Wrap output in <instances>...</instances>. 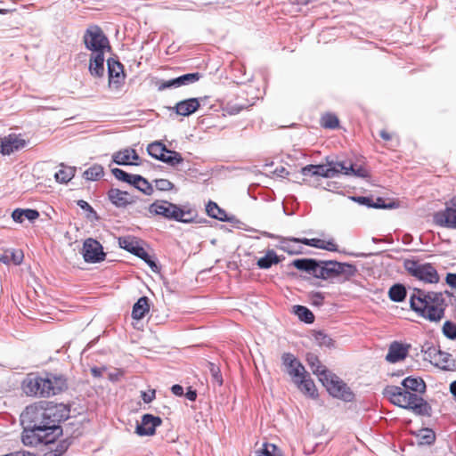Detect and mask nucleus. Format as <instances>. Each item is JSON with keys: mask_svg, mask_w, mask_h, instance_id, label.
<instances>
[{"mask_svg": "<svg viewBox=\"0 0 456 456\" xmlns=\"http://www.w3.org/2000/svg\"><path fill=\"white\" fill-rule=\"evenodd\" d=\"M69 410L63 404L46 409L28 406L21 413V423L26 425L22 443L27 446L52 444L62 434L60 422L69 418Z\"/></svg>", "mask_w": 456, "mask_h": 456, "instance_id": "obj_1", "label": "nucleus"}, {"mask_svg": "<svg viewBox=\"0 0 456 456\" xmlns=\"http://www.w3.org/2000/svg\"><path fill=\"white\" fill-rule=\"evenodd\" d=\"M403 387L397 386H387L384 395L389 401L403 409L412 411L416 415L431 416L430 404L419 394L426 392V384L421 378L407 377L402 381Z\"/></svg>", "mask_w": 456, "mask_h": 456, "instance_id": "obj_2", "label": "nucleus"}, {"mask_svg": "<svg viewBox=\"0 0 456 456\" xmlns=\"http://www.w3.org/2000/svg\"><path fill=\"white\" fill-rule=\"evenodd\" d=\"M151 214L162 216L167 220H175L183 224L195 222L197 212L193 209H184L180 206L167 200H156L149 207Z\"/></svg>", "mask_w": 456, "mask_h": 456, "instance_id": "obj_3", "label": "nucleus"}, {"mask_svg": "<svg viewBox=\"0 0 456 456\" xmlns=\"http://www.w3.org/2000/svg\"><path fill=\"white\" fill-rule=\"evenodd\" d=\"M317 279L329 280L343 277V281H349L357 273L355 265L348 263H340L335 260H319Z\"/></svg>", "mask_w": 456, "mask_h": 456, "instance_id": "obj_4", "label": "nucleus"}, {"mask_svg": "<svg viewBox=\"0 0 456 456\" xmlns=\"http://www.w3.org/2000/svg\"><path fill=\"white\" fill-rule=\"evenodd\" d=\"M320 381L326 387L329 394L333 397L341 399L347 403L354 401V394L347 385L326 368L322 369Z\"/></svg>", "mask_w": 456, "mask_h": 456, "instance_id": "obj_5", "label": "nucleus"}, {"mask_svg": "<svg viewBox=\"0 0 456 456\" xmlns=\"http://www.w3.org/2000/svg\"><path fill=\"white\" fill-rule=\"evenodd\" d=\"M428 292L420 289H414V293L410 298V306L421 317L430 322H439L444 316V309L437 307H428L427 298Z\"/></svg>", "mask_w": 456, "mask_h": 456, "instance_id": "obj_6", "label": "nucleus"}, {"mask_svg": "<svg viewBox=\"0 0 456 456\" xmlns=\"http://www.w3.org/2000/svg\"><path fill=\"white\" fill-rule=\"evenodd\" d=\"M403 267L410 275L425 283H437L439 275L436 269L429 263H421L415 259H405Z\"/></svg>", "mask_w": 456, "mask_h": 456, "instance_id": "obj_7", "label": "nucleus"}, {"mask_svg": "<svg viewBox=\"0 0 456 456\" xmlns=\"http://www.w3.org/2000/svg\"><path fill=\"white\" fill-rule=\"evenodd\" d=\"M83 42L92 53H104L110 49V41L102 29L97 25L89 26L84 33Z\"/></svg>", "mask_w": 456, "mask_h": 456, "instance_id": "obj_8", "label": "nucleus"}, {"mask_svg": "<svg viewBox=\"0 0 456 456\" xmlns=\"http://www.w3.org/2000/svg\"><path fill=\"white\" fill-rule=\"evenodd\" d=\"M49 381L44 379V377L36 373H29L24 379L21 384L23 392L29 396L46 397L45 385L48 386Z\"/></svg>", "mask_w": 456, "mask_h": 456, "instance_id": "obj_9", "label": "nucleus"}, {"mask_svg": "<svg viewBox=\"0 0 456 456\" xmlns=\"http://www.w3.org/2000/svg\"><path fill=\"white\" fill-rule=\"evenodd\" d=\"M433 217L437 225L456 229V196L446 202L444 210L435 213Z\"/></svg>", "mask_w": 456, "mask_h": 456, "instance_id": "obj_10", "label": "nucleus"}, {"mask_svg": "<svg viewBox=\"0 0 456 456\" xmlns=\"http://www.w3.org/2000/svg\"><path fill=\"white\" fill-rule=\"evenodd\" d=\"M82 255L86 263L94 264L103 261L106 256L102 244L93 238H88L84 241Z\"/></svg>", "mask_w": 456, "mask_h": 456, "instance_id": "obj_11", "label": "nucleus"}, {"mask_svg": "<svg viewBox=\"0 0 456 456\" xmlns=\"http://www.w3.org/2000/svg\"><path fill=\"white\" fill-rule=\"evenodd\" d=\"M162 424V419L151 414H144L140 424L136 425L135 432L140 436H153L156 428Z\"/></svg>", "mask_w": 456, "mask_h": 456, "instance_id": "obj_12", "label": "nucleus"}, {"mask_svg": "<svg viewBox=\"0 0 456 456\" xmlns=\"http://www.w3.org/2000/svg\"><path fill=\"white\" fill-rule=\"evenodd\" d=\"M26 141L14 134H8L1 139L0 152L3 155H10L24 148Z\"/></svg>", "mask_w": 456, "mask_h": 456, "instance_id": "obj_13", "label": "nucleus"}, {"mask_svg": "<svg viewBox=\"0 0 456 456\" xmlns=\"http://www.w3.org/2000/svg\"><path fill=\"white\" fill-rule=\"evenodd\" d=\"M282 363L286 367L288 374L294 379L305 374L303 364L291 353H284L281 356Z\"/></svg>", "mask_w": 456, "mask_h": 456, "instance_id": "obj_14", "label": "nucleus"}, {"mask_svg": "<svg viewBox=\"0 0 456 456\" xmlns=\"http://www.w3.org/2000/svg\"><path fill=\"white\" fill-rule=\"evenodd\" d=\"M108 199L117 208H126L135 202L134 198L127 191L117 188H111L108 191Z\"/></svg>", "mask_w": 456, "mask_h": 456, "instance_id": "obj_15", "label": "nucleus"}, {"mask_svg": "<svg viewBox=\"0 0 456 456\" xmlns=\"http://www.w3.org/2000/svg\"><path fill=\"white\" fill-rule=\"evenodd\" d=\"M109 84L118 86L125 78L124 66L118 61L110 58L107 60Z\"/></svg>", "mask_w": 456, "mask_h": 456, "instance_id": "obj_16", "label": "nucleus"}, {"mask_svg": "<svg viewBox=\"0 0 456 456\" xmlns=\"http://www.w3.org/2000/svg\"><path fill=\"white\" fill-rule=\"evenodd\" d=\"M304 176H322L325 178H332L336 176V170L330 168L329 165H307L301 169Z\"/></svg>", "mask_w": 456, "mask_h": 456, "instance_id": "obj_17", "label": "nucleus"}, {"mask_svg": "<svg viewBox=\"0 0 456 456\" xmlns=\"http://www.w3.org/2000/svg\"><path fill=\"white\" fill-rule=\"evenodd\" d=\"M200 77L201 74L199 72L183 74L180 77L164 82L161 86H159V90L191 85L199 81Z\"/></svg>", "mask_w": 456, "mask_h": 456, "instance_id": "obj_18", "label": "nucleus"}, {"mask_svg": "<svg viewBox=\"0 0 456 456\" xmlns=\"http://www.w3.org/2000/svg\"><path fill=\"white\" fill-rule=\"evenodd\" d=\"M408 346H404L402 343L394 341L389 346L388 353L386 355V360L388 362L395 363L405 359L408 354Z\"/></svg>", "mask_w": 456, "mask_h": 456, "instance_id": "obj_19", "label": "nucleus"}, {"mask_svg": "<svg viewBox=\"0 0 456 456\" xmlns=\"http://www.w3.org/2000/svg\"><path fill=\"white\" fill-rule=\"evenodd\" d=\"M200 106L198 98H190L178 102L175 106V110L177 115L187 117L199 110Z\"/></svg>", "mask_w": 456, "mask_h": 456, "instance_id": "obj_20", "label": "nucleus"}, {"mask_svg": "<svg viewBox=\"0 0 456 456\" xmlns=\"http://www.w3.org/2000/svg\"><path fill=\"white\" fill-rule=\"evenodd\" d=\"M104 53H92L89 60V72L93 77H102L104 75Z\"/></svg>", "mask_w": 456, "mask_h": 456, "instance_id": "obj_21", "label": "nucleus"}, {"mask_svg": "<svg viewBox=\"0 0 456 456\" xmlns=\"http://www.w3.org/2000/svg\"><path fill=\"white\" fill-rule=\"evenodd\" d=\"M319 260L314 258H299L292 262V265L297 270L305 271L316 278Z\"/></svg>", "mask_w": 456, "mask_h": 456, "instance_id": "obj_22", "label": "nucleus"}, {"mask_svg": "<svg viewBox=\"0 0 456 456\" xmlns=\"http://www.w3.org/2000/svg\"><path fill=\"white\" fill-rule=\"evenodd\" d=\"M207 214L215 219L222 222H232L233 216H228L225 210L221 208L216 202L209 200L206 206Z\"/></svg>", "mask_w": 456, "mask_h": 456, "instance_id": "obj_23", "label": "nucleus"}, {"mask_svg": "<svg viewBox=\"0 0 456 456\" xmlns=\"http://www.w3.org/2000/svg\"><path fill=\"white\" fill-rule=\"evenodd\" d=\"M309 375L305 371V374H303L294 379V381L298 385V387L304 391L305 394L309 395L312 397L316 395V388L314 381L308 378Z\"/></svg>", "mask_w": 456, "mask_h": 456, "instance_id": "obj_24", "label": "nucleus"}, {"mask_svg": "<svg viewBox=\"0 0 456 456\" xmlns=\"http://www.w3.org/2000/svg\"><path fill=\"white\" fill-rule=\"evenodd\" d=\"M149 310V298L147 297H141L133 306L132 317L134 320H141L145 316Z\"/></svg>", "mask_w": 456, "mask_h": 456, "instance_id": "obj_25", "label": "nucleus"}, {"mask_svg": "<svg viewBox=\"0 0 456 456\" xmlns=\"http://www.w3.org/2000/svg\"><path fill=\"white\" fill-rule=\"evenodd\" d=\"M60 169L54 175L55 181L59 183H69L76 174V167L66 166L65 164H60Z\"/></svg>", "mask_w": 456, "mask_h": 456, "instance_id": "obj_26", "label": "nucleus"}, {"mask_svg": "<svg viewBox=\"0 0 456 456\" xmlns=\"http://www.w3.org/2000/svg\"><path fill=\"white\" fill-rule=\"evenodd\" d=\"M12 217L14 222L16 223H22L24 219H28L29 221H34L39 217V212L36 209H21L17 208L15 209L12 214Z\"/></svg>", "mask_w": 456, "mask_h": 456, "instance_id": "obj_27", "label": "nucleus"}, {"mask_svg": "<svg viewBox=\"0 0 456 456\" xmlns=\"http://www.w3.org/2000/svg\"><path fill=\"white\" fill-rule=\"evenodd\" d=\"M167 151L168 149L166 147V145L158 141L150 143L147 147V151L149 155L162 162L163 159H165Z\"/></svg>", "mask_w": 456, "mask_h": 456, "instance_id": "obj_28", "label": "nucleus"}, {"mask_svg": "<svg viewBox=\"0 0 456 456\" xmlns=\"http://www.w3.org/2000/svg\"><path fill=\"white\" fill-rule=\"evenodd\" d=\"M407 296V290L404 285L401 283H395L390 287L388 290V297L391 301L401 303L404 301Z\"/></svg>", "mask_w": 456, "mask_h": 456, "instance_id": "obj_29", "label": "nucleus"}, {"mask_svg": "<svg viewBox=\"0 0 456 456\" xmlns=\"http://www.w3.org/2000/svg\"><path fill=\"white\" fill-rule=\"evenodd\" d=\"M135 189L142 191L145 195H151L153 192V187L147 179L140 175H135L132 180V184Z\"/></svg>", "mask_w": 456, "mask_h": 456, "instance_id": "obj_30", "label": "nucleus"}, {"mask_svg": "<svg viewBox=\"0 0 456 456\" xmlns=\"http://www.w3.org/2000/svg\"><path fill=\"white\" fill-rule=\"evenodd\" d=\"M280 262V259L273 249H270L266 252L265 256L260 257L257 260V266L261 269H269L273 265H276Z\"/></svg>", "mask_w": 456, "mask_h": 456, "instance_id": "obj_31", "label": "nucleus"}, {"mask_svg": "<svg viewBox=\"0 0 456 456\" xmlns=\"http://www.w3.org/2000/svg\"><path fill=\"white\" fill-rule=\"evenodd\" d=\"M435 357L437 359L436 363L442 370H452V366H455L454 361L452 359V354L449 353L438 350Z\"/></svg>", "mask_w": 456, "mask_h": 456, "instance_id": "obj_32", "label": "nucleus"}, {"mask_svg": "<svg viewBox=\"0 0 456 456\" xmlns=\"http://www.w3.org/2000/svg\"><path fill=\"white\" fill-rule=\"evenodd\" d=\"M294 313L300 321L310 324L314 322V315L307 307L304 305H295L294 306Z\"/></svg>", "mask_w": 456, "mask_h": 456, "instance_id": "obj_33", "label": "nucleus"}, {"mask_svg": "<svg viewBox=\"0 0 456 456\" xmlns=\"http://www.w3.org/2000/svg\"><path fill=\"white\" fill-rule=\"evenodd\" d=\"M305 360L312 371L316 374L319 377V380H321V373L322 369L326 367L322 364L318 356L313 353H308Z\"/></svg>", "mask_w": 456, "mask_h": 456, "instance_id": "obj_34", "label": "nucleus"}, {"mask_svg": "<svg viewBox=\"0 0 456 456\" xmlns=\"http://www.w3.org/2000/svg\"><path fill=\"white\" fill-rule=\"evenodd\" d=\"M54 448H51L50 451L45 453L44 456H62V454L68 450L70 445L69 439H63L58 444L52 443Z\"/></svg>", "mask_w": 456, "mask_h": 456, "instance_id": "obj_35", "label": "nucleus"}, {"mask_svg": "<svg viewBox=\"0 0 456 456\" xmlns=\"http://www.w3.org/2000/svg\"><path fill=\"white\" fill-rule=\"evenodd\" d=\"M112 159H113V162H115L116 164L120 165V166L138 165V163H136V162L130 161L129 149H126V150L115 152L112 156Z\"/></svg>", "mask_w": 456, "mask_h": 456, "instance_id": "obj_36", "label": "nucleus"}, {"mask_svg": "<svg viewBox=\"0 0 456 456\" xmlns=\"http://www.w3.org/2000/svg\"><path fill=\"white\" fill-rule=\"evenodd\" d=\"M419 444L431 445L436 441V434L431 428H422L418 433Z\"/></svg>", "mask_w": 456, "mask_h": 456, "instance_id": "obj_37", "label": "nucleus"}, {"mask_svg": "<svg viewBox=\"0 0 456 456\" xmlns=\"http://www.w3.org/2000/svg\"><path fill=\"white\" fill-rule=\"evenodd\" d=\"M346 175H354L360 178L369 177V171L362 167V165H355L349 163L346 171L345 172Z\"/></svg>", "mask_w": 456, "mask_h": 456, "instance_id": "obj_38", "label": "nucleus"}, {"mask_svg": "<svg viewBox=\"0 0 456 456\" xmlns=\"http://www.w3.org/2000/svg\"><path fill=\"white\" fill-rule=\"evenodd\" d=\"M428 307H437L440 309H444V298L443 294L440 292H428V296L427 298Z\"/></svg>", "mask_w": 456, "mask_h": 456, "instance_id": "obj_39", "label": "nucleus"}, {"mask_svg": "<svg viewBox=\"0 0 456 456\" xmlns=\"http://www.w3.org/2000/svg\"><path fill=\"white\" fill-rule=\"evenodd\" d=\"M103 175V167L101 165H94L87 168L83 176L89 181H97Z\"/></svg>", "mask_w": 456, "mask_h": 456, "instance_id": "obj_40", "label": "nucleus"}, {"mask_svg": "<svg viewBox=\"0 0 456 456\" xmlns=\"http://www.w3.org/2000/svg\"><path fill=\"white\" fill-rule=\"evenodd\" d=\"M77 205L86 212V217L89 221H98L99 216L96 211L92 208V206L84 200H79L77 201Z\"/></svg>", "mask_w": 456, "mask_h": 456, "instance_id": "obj_41", "label": "nucleus"}, {"mask_svg": "<svg viewBox=\"0 0 456 456\" xmlns=\"http://www.w3.org/2000/svg\"><path fill=\"white\" fill-rule=\"evenodd\" d=\"M314 338L316 344L320 346L333 347L334 340L323 331H315Z\"/></svg>", "mask_w": 456, "mask_h": 456, "instance_id": "obj_42", "label": "nucleus"}, {"mask_svg": "<svg viewBox=\"0 0 456 456\" xmlns=\"http://www.w3.org/2000/svg\"><path fill=\"white\" fill-rule=\"evenodd\" d=\"M183 159L182 155L179 152H177L175 151H172V150L167 151V152L165 156V159H163L164 163H167L172 167H175V166L183 163Z\"/></svg>", "mask_w": 456, "mask_h": 456, "instance_id": "obj_43", "label": "nucleus"}, {"mask_svg": "<svg viewBox=\"0 0 456 456\" xmlns=\"http://www.w3.org/2000/svg\"><path fill=\"white\" fill-rule=\"evenodd\" d=\"M256 456H282L281 450L273 444L265 443Z\"/></svg>", "mask_w": 456, "mask_h": 456, "instance_id": "obj_44", "label": "nucleus"}, {"mask_svg": "<svg viewBox=\"0 0 456 456\" xmlns=\"http://www.w3.org/2000/svg\"><path fill=\"white\" fill-rule=\"evenodd\" d=\"M338 125V118L334 114L327 113L322 118V126L324 128L335 129Z\"/></svg>", "mask_w": 456, "mask_h": 456, "instance_id": "obj_45", "label": "nucleus"}, {"mask_svg": "<svg viewBox=\"0 0 456 456\" xmlns=\"http://www.w3.org/2000/svg\"><path fill=\"white\" fill-rule=\"evenodd\" d=\"M443 335L451 340L456 339V323L451 321H446L442 328Z\"/></svg>", "mask_w": 456, "mask_h": 456, "instance_id": "obj_46", "label": "nucleus"}, {"mask_svg": "<svg viewBox=\"0 0 456 456\" xmlns=\"http://www.w3.org/2000/svg\"><path fill=\"white\" fill-rule=\"evenodd\" d=\"M111 173L115 176L116 179L125 182L130 185L132 184V180L135 176V175L128 174L126 171H124L118 167L112 168Z\"/></svg>", "mask_w": 456, "mask_h": 456, "instance_id": "obj_47", "label": "nucleus"}, {"mask_svg": "<svg viewBox=\"0 0 456 456\" xmlns=\"http://www.w3.org/2000/svg\"><path fill=\"white\" fill-rule=\"evenodd\" d=\"M53 382L54 383V395L67 389V379L62 375H53L52 374Z\"/></svg>", "mask_w": 456, "mask_h": 456, "instance_id": "obj_48", "label": "nucleus"}, {"mask_svg": "<svg viewBox=\"0 0 456 456\" xmlns=\"http://www.w3.org/2000/svg\"><path fill=\"white\" fill-rule=\"evenodd\" d=\"M289 241L294 242V244H297V243H302V244H304V245L310 246V247H314V248H321V247H322V240H321V239H316V238H314V239H307V238H303V239L291 238V239L289 240Z\"/></svg>", "mask_w": 456, "mask_h": 456, "instance_id": "obj_49", "label": "nucleus"}, {"mask_svg": "<svg viewBox=\"0 0 456 456\" xmlns=\"http://www.w3.org/2000/svg\"><path fill=\"white\" fill-rule=\"evenodd\" d=\"M137 240L134 237L132 236H124L118 238V245L121 248L131 253V248L136 244Z\"/></svg>", "mask_w": 456, "mask_h": 456, "instance_id": "obj_50", "label": "nucleus"}, {"mask_svg": "<svg viewBox=\"0 0 456 456\" xmlns=\"http://www.w3.org/2000/svg\"><path fill=\"white\" fill-rule=\"evenodd\" d=\"M154 182H155V186H156L157 190H159V191H170L174 188L173 183H171L167 179L160 178V179H156Z\"/></svg>", "mask_w": 456, "mask_h": 456, "instance_id": "obj_51", "label": "nucleus"}, {"mask_svg": "<svg viewBox=\"0 0 456 456\" xmlns=\"http://www.w3.org/2000/svg\"><path fill=\"white\" fill-rule=\"evenodd\" d=\"M349 163H346L345 161H336V162H330L329 167L330 168H334L336 170V175L338 174H344L347 169Z\"/></svg>", "mask_w": 456, "mask_h": 456, "instance_id": "obj_52", "label": "nucleus"}, {"mask_svg": "<svg viewBox=\"0 0 456 456\" xmlns=\"http://www.w3.org/2000/svg\"><path fill=\"white\" fill-rule=\"evenodd\" d=\"M372 205H374V206H371L372 208H381V209L394 208L395 207V203L386 204L384 199L381 197H378V198H376V200H374L372 198Z\"/></svg>", "mask_w": 456, "mask_h": 456, "instance_id": "obj_53", "label": "nucleus"}, {"mask_svg": "<svg viewBox=\"0 0 456 456\" xmlns=\"http://www.w3.org/2000/svg\"><path fill=\"white\" fill-rule=\"evenodd\" d=\"M350 199L360 205L366 206L367 208H371V206H373L372 197L352 196Z\"/></svg>", "mask_w": 456, "mask_h": 456, "instance_id": "obj_54", "label": "nucleus"}, {"mask_svg": "<svg viewBox=\"0 0 456 456\" xmlns=\"http://www.w3.org/2000/svg\"><path fill=\"white\" fill-rule=\"evenodd\" d=\"M309 298L312 302V305L320 306L323 304L324 296L322 292H311L309 294Z\"/></svg>", "mask_w": 456, "mask_h": 456, "instance_id": "obj_55", "label": "nucleus"}, {"mask_svg": "<svg viewBox=\"0 0 456 456\" xmlns=\"http://www.w3.org/2000/svg\"><path fill=\"white\" fill-rule=\"evenodd\" d=\"M291 238L288 239L285 242H283L282 249L286 252H288L290 255H298L302 253L301 248H296L293 245L290 243H293L292 241H289Z\"/></svg>", "mask_w": 456, "mask_h": 456, "instance_id": "obj_56", "label": "nucleus"}, {"mask_svg": "<svg viewBox=\"0 0 456 456\" xmlns=\"http://www.w3.org/2000/svg\"><path fill=\"white\" fill-rule=\"evenodd\" d=\"M44 379H47L49 381V384L48 386L45 385V393L46 394V397H50L52 395H54V383L53 382V379H52V374H46L45 377H44Z\"/></svg>", "mask_w": 456, "mask_h": 456, "instance_id": "obj_57", "label": "nucleus"}, {"mask_svg": "<svg viewBox=\"0 0 456 456\" xmlns=\"http://www.w3.org/2000/svg\"><path fill=\"white\" fill-rule=\"evenodd\" d=\"M321 249H325L331 252L338 251V245L335 243L334 240H322V247H321Z\"/></svg>", "mask_w": 456, "mask_h": 456, "instance_id": "obj_58", "label": "nucleus"}, {"mask_svg": "<svg viewBox=\"0 0 456 456\" xmlns=\"http://www.w3.org/2000/svg\"><path fill=\"white\" fill-rule=\"evenodd\" d=\"M211 373H212V376L214 378V379L219 384V385H222L223 384V378H222V375L220 373V370L218 367H216V365H214L213 363H211Z\"/></svg>", "mask_w": 456, "mask_h": 456, "instance_id": "obj_59", "label": "nucleus"}, {"mask_svg": "<svg viewBox=\"0 0 456 456\" xmlns=\"http://www.w3.org/2000/svg\"><path fill=\"white\" fill-rule=\"evenodd\" d=\"M155 398V390H150L149 392L142 393V399L144 403H149L152 402Z\"/></svg>", "mask_w": 456, "mask_h": 456, "instance_id": "obj_60", "label": "nucleus"}, {"mask_svg": "<svg viewBox=\"0 0 456 456\" xmlns=\"http://www.w3.org/2000/svg\"><path fill=\"white\" fill-rule=\"evenodd\" d=\"M145 251L146 250L142 246H140L138 241L134 246V248H131V254L136 256L137 257H140V256H142Z\"/></svg>", "mask_w": 456, "mask_h": 456, "instance_id": "obj_61", "label": "nucleus"}, {"mask_svg": "<svg viewBox=\"0 0 456 456\" xmlns=\"http://www.w3.org/2000/svg\"><path fill=\"white\" fill-rule=\"evenodd\" d=\"M145 251L146 250L142 246H140L138 241L134 246V248H131V254L136 256L137 257H140V256H142Z\"/></svg>", "mask_w": 456, "mask_h": 456, "instance_id": "obj_62", "label": "nucleus"}, {"mask_svg": "<svg viewBox=\"0 0 456 456\" xmlns=\"http://www.w3.org/2000/svg\"><path fill=\"white\" fill-rule=\"evenodd\" d=\"M445 281L450 287L456 289V273H447Z\"/></svg>", "mask_w": 456, "mask_h": 456, "instance_id": "obj_63", "label": "nucleus"}, {"mask_svg": "<svg viewBox=\"0 0 456 456\" xmlns=\"http://www.w3.org/2000/svg\"><path fill=\"white\" fill-rule=\"evenodd\" d=\"M184 396L191 402H194L197 398V391L195 389H192L191 387H188L187 392L184 394Z\"/></svg>", "mask_w": 456, "mask_h": 456, "instance_id": "obj_64", "label": "nucleus"}]
</instances>
